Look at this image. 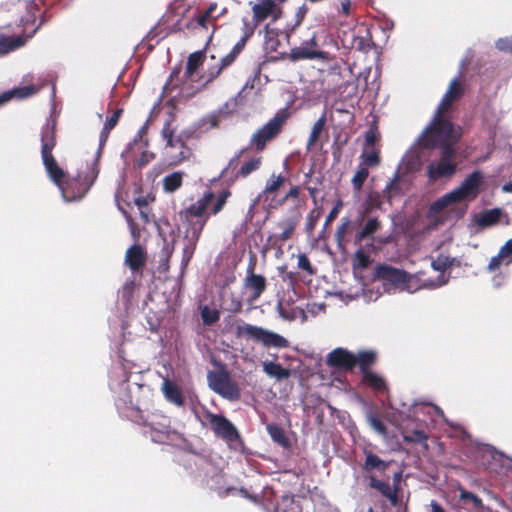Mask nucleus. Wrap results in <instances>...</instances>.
<instances>
[{
    "label": "nucleus",
    "instance_id": "obj_1",
    "mask_svg": "<svg viewBox=\"0 0 512 512\" xmlns=\"http://www.w3.org/2000/svg\"><path fill=\"white\" fill-rule=\"evenodd\" d=\"M460 75L461 71L459 75L450 82L446 93L437 107L433 120L429 124L436 135V142L458 141L461 136L460 129L454 127V125L442 115L450 108L453 101L462 95V88L459 85Z\"/></svg>",
    "mask_w": 512,
    "mask_h": 512
},
{
    "label": "nucleus",
    "instance_id": "obj_2",
    "mask_svg": "<svg viewBox=\"0 0 512 512\" xmlns=\"http://www.w3.org/2000/svg\"><path fill=\"white\" fill-rule=\"evenodd\" d=\"M87 170L88 171L84 176L79 173L76 177H69L61 168V171L55 174V178L51 175L48 176L59 188L62 199L69 203L81 200L88 193L97 179L100 171L98 165H89Z\"/></svg>",
    "mask_w": 512,
    "mask_h": 512
},
{
    "label": "nucleus",
    "instance_id": "obj_3",
    "mask_svg": "<svg viewBox=\"0 0 512 512\" xmlns=\"http://www.w3.org/2000/svg\"><path fill=\"white\" fill-rule=\"evenodd\" d=\"M434 140H436V135L433 128L428 125L403 155L396 171L402 175L413 178V175L420 171L422 167L423 159L426 156L425 150L436 147V144L444 143Z\"/></svg>",
    "mask_w": 512,
    "mask_h": 512
},
{
    "label": "nucleus",
    "instance_id": "obj_4",
    "mask_svg": "<svg viewBox=\"0 0 512 512\" xmlns=\"http://www.w3.org/2000/svg\"><path fill=\"white\" fill-rule=\"evenodd\" d=\"M130 416L135 417V421L143 425L144 435L150 437L155 443H169L176 435L175 431L171 429L170 419L165 415L151 413L144 417L138 409L131 407Z\"/></svg>",
    "mask_w": 512,
    "mask_h": 512
},
{
    "label": "nucleus",
    "instance_id": "obj_5",
    "mask_svg": "<svg viewBox=\"0 0 512 512\" xmlns=\"http://www.w3.org/2000/svg\"><path fill=\"white\" fill-rule=\"evenodd\" d=\"M237 335L259 342L267 348L282 349L289 346V341L282 335L248 323L237 326Z\"/></svg>",
    "mask_w": 512,
    "mask_h": 512
},
{
    "label": "nucleus",
    "instance_id": "obj_6",
    "mask_svg": "<svg viewBox=\"0 0 512 512\" xmlns=\"http://www.w3.org/2000/svg\"><path fill=\"white\" fill-rule=\"evenodd\" d=\"M55 128L56 120L50 118L47 120L41 132V157L43 165L47 174L51 175L53 178H55L56 173L61 171V167L52 155V150L56 145Z\"/></svg>",
    "mask_w": 512,
    "mask_h": 512
},
{
    "label": "nucleus",
    "instance_id": "obj_7",
    "mask_svg": "<svg viewBox=\"0 0 512 512\" xmlns=\"http://www.w3.org/2000/svg\"><path fill=\"white\" fill-rule=\"evenodd\" d=\"M207 382L208 387L224 399L238 401L241 398L239 386L232 381L229 373L224 368L219 371H208Z\"/></svg>",
    "mask_w": 512,
    "mask_h": 512
},
{
    "label": "nucleus",
    "instance_id": "obj_8",
    "mask_svg": "<svg viewBox=\"0 0 512 512\" xmlns=\"http://www.w3.org/2000/svg\"><path fill=\"white\" fill-rule=\"evenodd\" d=\"M457 141H447V143L436 144L440 146L441 158L437 162H431L427 167V175L431 181L438 180L443 177H450L456 171V164L453 161L455 150L452 145Z\"/></svg>",
    "mask_w": 512,
    "mask_h": 512
},
{
    "label": "nucleus",
    "instance_id": "obj_9",
    "mask_svg": "<svg viewBox=\"0 0 512 512\" xmlns=\"http://www.w3.org/2000/svg\"><path fill=\"white\" fill-rule=\"evenodd\" d=\"M287 118L288 113L285 110L277 112L272 119L252 135L250 144L254 145L258 151L263 150L266 143L280 132Z\"/></svg>",
    "mask_w": 512,
    "mask_h": 512
},
{
    "label": "nucleus",
    "instance_id": "obj_10",
    "mask_svg": "<svg viewBox=\"0 0 512 512\" xmlns=\"http://www.w3.org/2000/svg\"><path fill=\"white\" fill-rule=\"evenodd\" d=\"M317 47V36L316 33H313L309 39L302 41L299 46L292 48L288 58L292 62L315 59L328 62L332 59L328 52L319 50Z\"/></svg>",
    "mask_w": 512,
    "mask_h": 512
},
{
    "label": "nucleus",
    "instance_id": "obj_11",
    "mask_svg": "<svg viewBox=\"0 0 512 512\" xmlns=\"http://www.w3.org/2000/svg\"><path fill=\"white\" fill-rule=\"evenodd\" d=\"M376 273L387 293L404 290L409 281V275L405 271L387 265L378 266Z\"/></svg>",
    "mask_w": 512,
    "mask_h": 512
},
{
    "label": "nucleus",
    "instance_id": "obj_12",
    "mask_svg": "<svg viewBox=\"0 0 512 512\" xmlns=\"http://www.w3.org/2000/svg\"><path fill=\"white\" fill-rule=\"evenodd\" d=\"M206 419L214 434L223 439L227 444H232L240 439L239 432L235 425L221 414L206 412Z\"/></svg>",
    "mask_w": 512,
    "mask_h": 512
},
{
    "label": "nucleus",
    "instance_id": "obj_13",
    "mask_svg": "<svg viewBox=\"0 0 512 512\" xmlns=\"http://www.w3.org/2000/svg\"><path fill=\"white\" fill-rule=\"evenodd\" d=\"M484 180V174L480 170L471 172L458 187L452 190L456 196V201L462 202L467 199H475L480 193Z\"/></svg>",
    "mask_w": 512,
    "mask_h": 512
},
{
    "label": "nucleus",
    "instance_id": "obj_14",
    "mask_svg": "<svg viewBox=\"0 0 512 512\" xmlns=\"http://www.w3.org/2000/svg\"><path fill=\"white\" fill-rule=\"evenodd\" d=\"M412 183V178L402 175L395 170L393 177L388 181L385 188L383 189V197L389 204L395 199H398L405 195L409 190Z\"/></svg>",
    "mask_w": 512,
    "mask_h": 512
},
{
    "label": "nucleus",
    "instance_id": "obj_15",
    "mask_svg": "<svg viewBox=\"0 0 512 512\" xmlns=\"http://www.w3.org/2000/svg\"><path fill=\"white\" fill-rule=\"evenodd\" d=\"M205 223H206V219L201 220V221L193 224L192 226H190L186 231V234H185L186 243L183 247L182 259H181V266L183 268L188 265V263L190 262L193 254H194L197 242L199 240V237L201 235V232H202V229H203Z\"/></svg>",
    "mask_w": 512,
    "mask_h": 512
},
{
    "label": "nucleus",
    "instance_id": "obj_16",
    "mask_svg": "<svg viewBox=\"0 0 512 512\" xmlns=\"http://www.w3.org/2000/svg\"><path fill=\"white\" fill-rule=\"evenodd\" d=\"M381 228V223L376 217L369 218L357 231L354 238L355 245L374 248L375 233Z\"/></svg>",
    "mask_w": 512,
    "mask_h": 512
},
{
    "label": "nucleus",
    "instance_id": "obj_17",
    "mask_svg": "<svg viewBox=\"0 0 512 512\" xmlns=\"http://www.w3.org/2000/svg\"><path fill=\"white\" fill-rule=\"evenodd\" d=\"M266 279L264 276L254 273V265L249 264L247 274L244 279V286L251 291L250 301H256L266 289Z\"/></svg>",
    "mask_w": 512,
    "mask_h": 512
},
{
    "label": "nucleus",
    "instance_id": "obj_18",
    "mask_svg": "<svg viewBox=\"0 0 512 512\" xmlns=\"http://www.w3.org/2000/svg\"><path fill=\"white\" fill-rule=\"evenodd\" d=\"M327 364L331 367L351 370L356 365L355 355L343 348H336L327 355Z\"/></svg>",
    "mask_w": 512,
    "mask_h": 512
},
{
    "label": "nucleus",
    "instance_id": "obj_19",
    "mask_svg": "<svg viewBox=\"0 0 512 512\" xmlns=\"http://www.w3.org/2000/svg\"><path fill=\"white\" fill-rule=\"evenodd\" d=\"M170 123L166 122L162 129V136L166 140L167 146L172 149L179 150L177 153L173 155V158L176 162H181L190 156V149L185 145V143L180 138H173V134L169 129Z\"/></svg>",
    "mask_w": 512,
    "mask_h": 512
},
{
    "label": "nucleus",
    "instance_id": "obj_20",
    "mask_svg": "<svg viewBox=\"0 0 512 512\" xmlns=\"http://www.w3.org/2000/svg\"><path fill=\"white\" fill-rule=\"evenodd\" d=\"M243 99L242 92L240 91L235 97L228 100L217 112L212 113L208 116V121L212 128L217 127L220 121L221 115H228L234 113L237 109L239 102Z\"/></svg>",
    "mask_w": 512,
    "mask_h": 512
},
{
    "label": "nucleus",
    "instance_id": "obj_21",
    "mask_svg": "<svg viewBox=\"0 0 512 512\" xmlns=\"http://www.w3.org/2000/svg\"><path fill=\"white\" fill-rule=\"evenodd\" d=\"M162 391L166 400L177 407H183L185 398L180 388L169 380H164L162 384Z\"/></svg>",
    "mask_w": 512,
    "mask_h": 512
},
{
    "label": "nucleus",
    "instance_id": "obj_22",
    "mask_svg": "<svg viewBox=\"0 0 512 512\" xmlns=\"http://www.w3.org/2000/svg\"><path fill=\"white\" fill-rule=\"evenodd\" d=\"M370 486L374 489H377L384 497H386L392 506H398L399 499L397 490L392 489L388 483L371 477Z\"/></svg>",
    "mask_w": 512,
    "mask_h": 512
},
{
    "label": "nucleus",
    "instance_id": "obj_23",
    "mask_svg": "<svg viewBox=\"0 0 512 512\" xmlns=\"http://www.w3.org/2000/svg\"><path fill=\"white\" fill-rule=\"evenodd\" d=\"M25 39L21 36H7L0 34V57L22 47Z\"/></svg>",
    "mask_w": 512,
    "mask_h": 512
},
{
    "label": "nucleus",
    "instance_id": "obj_24",
    "mask_svg": "<svg viewBox=\"0 0 512 512\" xmlns=\"http://www.w3.org/2000/svg\"><path fill=\"white\" fill-rule=\"evenodd\" d=\"M125 263L132 271L138 270L144 265L143 250L140 245H132L126 252Z\"/></svg>",
    "mask_w": 512,
    "mask_h": 512
},
{
    "label": "nucleus",
    "instance_id": "obj_25",
    "mask_svg": "<svg viewBox=\"0 0 512 512\" xmlns=\"http://www.w3.org/2000/svg\"><path fill=\"white\" fill-rule=\"evenodd\" d=\"M110 387L115 393H118L115 404L119 410L122 409V407H128L129 405L132 406V398L130 393L127 391V379L117 385L110 383Z\"/></svg>",
    "mask_w": 512,
    "mask_h": 512
},
{
    "label": "nucleus",
    "instance_id": "obj_26",
    "mask_svg": "<svg viewBox=\"0 0 512 512\" xmlns=\"http://www.w3.org/2000/svg\"><path fill=\"white\" fill-rule=\"evenodd\" d=\"M37 91L38 89L36 88V86L27 85L24 87L15 88L11 91L4 92L0 94V106L11 100L13 97L23 99L32 96Z\"/></svg>",
    "mask_w": 512,
    "mask_h": 512
},
{
    "label": "nucleus",
    "instance_id": "obj_27",
    "mask_svg": "<svg viewBox=\"0 0 512 512\" xmlns=\"http://www.w3.org/2000/svg\"><path fill=\"white\" fill-rule=\"evenodd\" d=\"M213 198L214 195L212 192H206L200 199L187 208L186 213L194 217H201L207 210Z\"/></svg>",
    "mask_w": 512,
    "mask_h": 512
},
{
    "label": "nucleus",
    "instance_id": "obj_28",
    "mask_svg": "<svg viewBox=\"0 0 512 512\" xmlns=\"http://www.w3.org/2000/svg\"><path fill=\"white\" fill-rule=\"evenodd\" d=\"M276 8L274 0H263L261 3L255 4L252 8L253 18L256 22H261L268 18Z\"/></svg>",
    "mask_w": 512,
    "mask_h": 512
},
{
    "label": "nucleus",
    "instance_id": "obj_29",
    "mask_svg": "<svg viewBox=\"0 0 512 512\" xmlns=\"http://www.w3.org/2000/svg\"><path fill=\"white\" fill-rule=\"evenodd\" d=\"M263 371L267 376L278 381L288 379L290 377V371L288 369L283 368L279 363L273 361H264Z\"/></svg>",
    "mask_w": 512,
    "mask_h": 512
},
{
    "label": "nucleus",
    "instance_id": "obj_30",
    "mask_svg": "<svg viewBox=\"0 0 512 512\" xmlns=\"http://www.w3.org/2000/svg\"><path fill=\"white\" fill-rule=\"evenodd\" d=\"M362 381L377 392H384L387 389L385 380L371 370L362 373Z\"/></svg>",
    "mask_w": 512,
    "mask_h": 512
},
{
    "label": "nucleus",
    "instance_id": "obj_31",
    "mask_svg": "<svg viewBox=\"0 0 512 512\" xmlns=\"http://www.w3.org/2000/svg\"><path fill=\"white\" fill-rule=\"evenodd\" d=\"M501 213L499 208L486 210L478 216L475 222L480 227H490L499 221Z\"/></svg>",
    "mask_w": 512,
    "mask_h": 512
},
{
    "label": "nucleus",
    "instance_id": "obj_32",
    "mask_svg": "<svg viewBox=\"0 0 512 512\" xmlns=\"http://www.w3.org/2000/svg\"><path fill=\"white\" fill-rule=\"evenodd\" d=\"M326 124V114L323 113L322 116L313 124L310 135L307 140L306 150L311 151L316 142L318 141L321 133L324 130Z\"/></svg>",
    "mask_w": 512,
    "mask_h": 512
},
{
    "label": "nucleus",
    "instance_id": "obj_33",
    "mask_svg": "<svg viewBox=\"0 0 512 512\" xmlns=\"http://www.w3.org/2000/svg\"><path fill=\"white\" fill-rule=\"evenodd\" d=\"M266 430L271 439L282 447L289 446V439L287 438L284 430L276 424H268Z\"/></svg>",
    "mask_w": 512,
    "mask_h": 512
},
{
    "label": "nucleus",
    "instance_id": "obj_34",
    "mask_svg": "<svg viewBox=\"0 0 512 512\" xmlns=\"http://www.w3.org/2000/svg\"><path fill=\"white\" fill-rule=\"evenodd\" d=\"M184 173L177 171L173 172L163 179V189L166 192L172 193L176 191L182 184Z\"/></svg>",
    "mask_w": 512,
    "mask_h": 512
},
{
    "label": "nucleus",
    "instance_id": "obj_35",
    "mask_svg": "<svg viewBox=\"0 0 512 512\" xmlns=\"http://www.w3.org/2000/svg\"><path fill=\"white\" fill-rule=\"evenodd\" d=\"M365 462L363 465V469L366 471H372V470H379L383 471L386 469L387 464L380 459L377 455L373 454L372 452H366L365 451Z\"/></svg>",
    "mask_w": 512,
    "mask_h": 512
},
{
    "label": "nucleus",
    "instance_id": "obj_36",
    "mask_svg": "<svg viewBox=\"0 0 512 512\" xmlns=\"http://www.w3.org/2000/svg\"><path fill=\"white\" fill-rule=\"evenodd\" d=\"M356 364L359 365L361 373L369 371V366L374 363L376 354L373 351H361L355 355Z\"/></svg>",
    "mask_w": 512,
    "mask_h": 512
},
{
    "label": "nucleus",
    "instance_id": "obj_37",
    "mask_svg": "<svg viewBox=\"0 0 512 512\" xmlns=\"http://www.w3.org/2000/svg\"><path fill=\"white\" fill-rule=\"evenodd\" d=\"M358 248L354 254L353 265L355 268L364 269L370 264V257L366 252V249L370 250L368 246L356 245Z\"/></svg>",
    "mask_w": 512,
    "mask_h": 512
},
{
    "label": "nucleus",
    "instance_id": "obj_38",
    "mask_svg": "<svg viewBox=\"0 0 512 512\" xmlns=\"http://www.w3.org/2000/svg\"><path fill=\"white\" fill-rule=\"evenodd\" d=\"M236 55L235 53H232L231 51L225 55L224 57L221 58V61H220V65H218L217 67H212L211 69H209L208 71V81H211L213 79H215L217 76H219V74L221 73V71L229 66L230 64H232L234 62V60L236 59Z\"/></svg>",
    "mask_w": 512,
    "mask_h": 512
},
{
    "label": "nucleus",
    "instance_id": "obj_39",
    "mask_svg": "<svg viewBox=\"0 0 512 512\" xmlns=\"http://www.w3.org/2000/svg\"><path fill=\"white\" fill-rule=\"evenodd\" d=\"M366 420L370 427L375 430L379 435L386 437L387 436V429L386 426L382 423V421L379 419L378 415L374 413L373 411H367L366 413Z\"/></svg>",
    "mask_w": 512,
    "mask_h": 512
},
{
    "label": "nucleus",
    "instance_id": "obj_40",
    "mask_svg": "<svg viewBox=\"0 0 512 512\" xmlns=\"http://www.w3.org/2000/svg\"><path fill=\"white\" fill-rule=\"evenodd\" d=\"M204 52L196 51L191 53L188 57L186 64V74L191 76L199 67V65L203 62Z\"/></svg>",
    "mask_w": 512,
    "mask_h": 512
},
{
    "label": "nucleus",
    "instance_id": "obj_41",
    "mask_svg": "<svg viewBox=\"0 0 512 512\" xmlns=\"http://www.w3.org/2000/svg\"><path fill=\"white\" fill-rule=\"evenodd\" d=\"M260 165H261L260 157L252 158L241 166V168L239 169V171L237 172L235 177L245 178L248 175H250L252 172L258 170Z\"/></svg>",
    "mask_w": 512,
    "mask_h": 512
},
{
    "label": "nucleus",
    "instance_id": "obj_42",
    "mask_svg": "<svg viewBox=\"0 0 512 512\" xmlns=\"http://www.w3.org/2000/svg\"><path fill=\"white\" fill-rule=\"evenodd\" d=\"M453 203H459V201H456V196L454 195L453 191H450L449 193L437 199L431 205V210H433L434 212H439L445 209L448 205Z\"/></svg>",
    "mask_w": 512,
    "mask_h": 512
},
{
    "label": "nucleus",
    "instance_id": "obj_43",
    "mask_svg": "<svg viewBox=\"0 0 512 512\" xmlns=\"http://www.w3.org/2000/svg\"><path fill=\"white\" fill-rule=\"evenodd\" d=\"M362 166L368 167H376L380 164V156L377 150H371L370 152H362L360 155Z\"/></svg>",
    "mask_w": 512,
    "mask_h": 512
},
{
    "label": "nucleus",
    "instance_id": "obj_44",
    "mask_svg": "<svg viewBox=\"0 0 512 512\" xmlns=\"http://www.w3.org/2000/svg\"><path fill=\"white\" fill-rule=\"evenodd\" d=\"M201 318L205 325H213L219 320L220 313L217 309H212L205 305L201 309Z\"/></svg>",
    "mask_w": 512,
    "mask_h": 512
},
{
    "label": "nucleus",
    "instance_id": "obj_45",
    "mask_svg": "<svg viewBox=\"0 0 512 512\" xmlns=\"http://www.w3.org/2000/svg\"><path fill=\"white\" fill-rule=\"evenodd\" d=\"M453 259L446 255H439L436 259L432 260L431 267L440 272V274H444V271L452 265Z\"/></svg>",
    "mask_w": 512,
    "mask_h": 512
},
{
    "label": "nucleus",
    "instance_id": "obj_46",
    "mask_svg": "<svg viewBox=\"0 0 512 512\" xmlns=\"http://www.w3.org/2000/svg\"><path fill=\"white\" fill-rule=\"evenodd\" d=\"M449 281V276H446L445 274H439L434 279H425L422 283V287L427 289H437L444 285H446Z\"/></svg>",
    "mask_w": 512,
    "mask_h": 512
},
{
    "label": "nucleus",
    "instance_id": "obj_47",
    "mask_svg": "<svg viewBox=\"0 0 512 512\" xmlns=\"http://www.w3.org/2000/svg\"><path fill=\"white\" fill-rule=\"evenodd\" d=\"M368 175H369L368 168L360 165L351 180L353 187L357 190H360L361 187L363 186V183L367 179Z\"/></svg>",
    "mask_w": 512,
    "mask_h": 512
},
{
    "label": "nucleus",
    "instance_id": "obj_48",
    "mask_svg": "<svg viewBox=\"0 0 512 512\" xmlns=\"http://www.w3.org/2000/svg\"><path fill=\"white\" fill-rule=\"evenodd\" d=\"M382 198H384L383 192L382 193H378V192L370 193L368 195V199H367L366 211H372L373 209H381L382 204H383Z\"/></svg>",
    "mask_w": 512,
    "mask_h": 512
},
{
    "label": "nucleus",
    "instance_id": "obj_49",
    "mask_svg": "<svg viewBox=\"0 0 512 512\" xmlns=\"http://www.w3.org/2000/svg\"><path fill=\"white\" fill-rule=\"evenodd\" d=\"M109 133H110V130H105V128L103 127L101 132H100V135H99V147L95 153V157H94V160L93 162L91 163V165H98L99 166V160L101 158V155H102V150H103V147L105 146L106 142H107V139L109 137Z\"/></svg>",
    "mask_w": 512,
    "mask_h": 512
},
{
    "label": "nucleus",
    "instance_id": "obj_50",
    "mask_svg": "<svg viewBox=\"0 0 512 512\" xmlns=\"http://www.w3.org/2000/svg\"><path fill=\"white\" fill-rule=\"evenodd\" d=\"M284 182V178L281 175L275 176L274 174L270 177V179L266 182L264 193H273L277 191L282 183Z\"/></svg>",
    "mask_w": 512,
    "mask_h": 512
},
{
    "label": "nucleus",
    "instance_id": "obj_51",
    "mask_svg": "<svg viewBox=\"0 0 512 512\" xmlns=\"http://www.w3.org/2000/svg\"><path fill=\"white\" fill-rule=\"evenodd\" d=\"M351 47L358 50V51H366L369 48L368 40H366L363 36L356 35L353 33L351 35Z\"/></svg>",
    "mask_w": 512,
    "mask_h": 512
},
{
    "label": "nucleus",
    "instance_id": "obj_52",
    "mask_svg": "<svg viewBox=\"0 0 512 512\" xmlns=\"http://www.w3.org/2000/svg\"><path fill=\"white\" fill-rule=\"evenodd\" d=\"M506 261H507V258L506 256L502 253L501 249L499 250L498 254L493 256L487 266V270L489 272H493L495 271L496 269H498L500 267L501 264H505L506 265Z\"/></svg>",
    "mask_w": 512,
    "mask_h": 512
},
{
    "label": "nucleus",
    "instance_id": "obj_53",
    "mask_svg": "<svg viewBox=\"0 0 512 512\" xmlns=\"http://www.w3.org/2000/svg\"><path fill=\"white\" fill-rule=\"evenodd\" d=\"M427 440V435L422 430H414L409 434L404 436V441L406 442H418L424 443Z\"/></svg>",
    "mask_w": 512,
    "mask_h": 512
},
{
    "label": "nucleus",
    "instance_id": "obj_54",
    "mask_svg": "<svg viewBox=\"0 0 512 512\" xmlns=\"http://www.w3.org/2000/svg\"><path fill=\"white\" fill-rule=\"evenodd\" d=\"M247 150V148H244V149H241L240 151H238V153L232 157L230 159V161L228 162L227 166L222 170L221 172V176L222 177H227L228 174H229V171L230 170H234L237 165H238V161H239V158L241 157V155Z\"/></svg>",
    "mask_w": 512,
    "mask_h": 512
},
{
    "label": "nucleus",
    "instance_id": "obj_55",
    "mask_svg": "<svg viewBox=\"0 0 512 512\" xmlns=\"http://www.w3.org/2000/svg\"><path fill=\"white\" fill-rule=\"evenodd\" d=\"M495 47L501 52L512 54V37L499 38L495 42Z\"/></svg>",
    "mask_w": 512,
    "mask_h": 512
},
{
    "label": "nucleus",
    "instance_id": "obj_56",
    "mask_svg": "<svg viewBox=\"0 0 512 512\" xmlns=\"http://www.w3.org/2000/svg\"><path fill=\"white\" fill-rule=\"evenodd\" d=\"M121 113H122V110L118 109L109 118H107V120L105 121V123L103 125L105 130L111 131L116 126V124L118 123V120L121 116Z\"/></svg>",
    "mask_w": 512,
    "mask_h": 512
},
{
    "label": "nucleus",
    "instance_id": "obj_57",
    "mask_svg": "<svg viewBox=\"0 0 512 512\" xmlns=\"http://www.w3.org/2000/svg\"><path fill=\"white\" fill-rule=\"evenodd\" d=\"M350 221L348 219H344L342 224L337 228V231L335 233V238L339 246H341V243L344 238V234L346 232V229L349 225Z\"/></svg>",
    "mask_w": 512,
    "mask_h": 512
},
{
    "label": "nucleus",
    "instance_id": "obj_58",
    "mask_svg": "<svg viewBox=\"0 0 512 512\" xmlns=\"http://www.w3.org/2000/svg\"><path fill=\"white\" fill-rule=\"evenodd\" d=\"M500 249L507 258L506 266L512 264V238L509 239Z\"/></svg>",
    "mask_w": 512,
    "mask_h": 512
},
{
    "label": "nucleus",
    "instance_id": "obj_59",
    "mask_svg": "<svg viewBox=\"0 0 512 512\" xmlns=\"http://www.w3.org/2000/svg\"><path fill=\"white\" fill-rule=\"evenodd\" d=\"M308 12V7L303 4L302 6H300L297 11H296V14H295V17H296V23H295V26H299L301 24V22L303 21V19L305 18L306 14Z\"/></svg>",
    "mask_w": 512,
    "mask_h": 512
},
{
    "label": "nucleus",
    "instance_id": "obj_60",
    "mask_svg": "<svg viewBox=\"0 0 512 512\" xmlns=\"http://www.w3.org/2000/svg\"><path fill=\"white\" fill-rule=\"evenodd\" d=\"M318 217H319V214H317L316 216H314L313 214H310L308 216L306 226H305L307 233H309V234L312 233V231L314 230V228L316 226Z\"/></svg>",
    "mask_w": 512,
    "mask_h": 512
},
{
    "label": "nucleus",
    "instance_id": "obj_61",
    "mask_svg": "<svg viewBox=\"0 0 512 512\" xmlns=\"http://www.w3.org/2000/svg\"><path fill=\"white\" fill-rule=\"evenodd\" d=\"M225 203H226V194H222L217 198V200L213 206V209H212L213 214L219 213L222 210Z\"/></svg>",
    "mask_w": 512,
    "mask_h": 512
},
{
    "label": "nucleus",
    "instance_id": "obj_62",
    "mask_svg": "<svg viewBox=\"0 0 512 512\" xmlns=\"http://www.w3.org/2000/svg\"><path fill=\"white\" fill-rule=\"evenodd\" d=\"M294 230V223L290 222L286 225V227L283 229V231L280 234V239L282 241H286L291 237V234Z\"/></svg>",
    "mask_w": 512,
    "mask_h": 512
},
{
    "label": "nucleus",
    "instance_id": "obj_63",
    "mask_svg": "<svg viewBox=\"0 0 512 512\" xmlns=\"http://www.w3.org/2000/svg\"><path fill=\"white\" fill-rule=\"evenodd\" d=\"M242 309V302L238 298L232 297L231 304L228 307V310L233 313H237Z\"/></svg>",
    "mask_w": 512,
    "mask_h": 512
},
{
    "label": "nucleus",
    "instance_id": "obj_64",
    "mask_svg": "<svg viewBox=\"0 0 512 512\" xmlns=\"http://www.w3.org/2000/svg\"><path fill=\"white\" fill-rule=\"evenodd\" d=\"M298 266L306 271L311 272V264L305 255H300L298 259Z\"/></svg>",
    "mask_w": 512,
    "mask_h": 512
}]
</instances>
